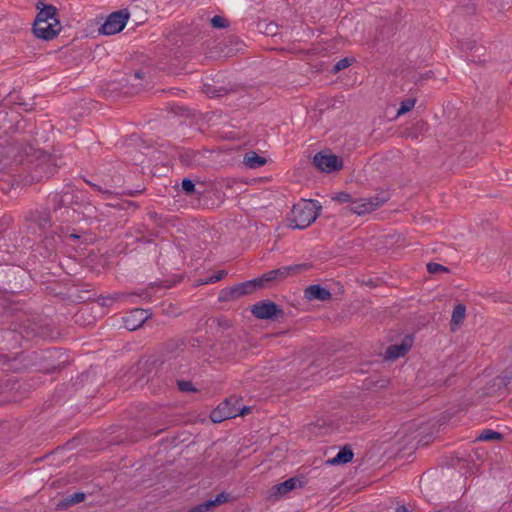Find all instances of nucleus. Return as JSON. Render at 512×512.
<instances>
[{
  "label": "nucleus",
  "mask_w": 512,
  "mask_h": 512,
  "mask_svg": "<svg viewBox=\"0 0 512 512\" xmlns=\"http://www.w3.org/2000/svg\"><path fill=\"white\" fill-rule=\"evenodd\" d=\"M26 182L33 184L49 179L62 166V158L29 146L25 149Z\"/></svg>",
  "instance_id": "nucleus-1"
},
{
  "label": "nucleus",
  "mask_w": 512,
  "mask_h": 512,
  "mask_svg": "<svg viewBox=\"0 0 512 512\" xmlns=\"http://www.w3.org/2000/svg\"><path fill=\"white\" fill-rule=\"evenodd\" d=\"M311 268L308 263L294 264L283 266L262 274L251 280L233 284L230 288H263L264 284L278 285L280 282L290 275L300 274Z\"/></svg>",
  "instance_id": "nucleus-2"
},
{
  "label": "nucleus",
  "mask_w": 512,
  "mask_h": 512,
  "mask_svg": "<svg viewBox=\"0 0 512 512\" xmlns=\"http://www.w3.org/2000/svg\"><path fill=\"white\" fill-rule=\"evenodd\" d=\"M46 205L49 206L55 214L60 213L61 216L68 209L73 212L85 213L81 211L82 202L79 200V195L70 186H64L61 191H54L48 194Z\"/></svg>",
  "instance_id": "nucleus-3"
},
{
  "label": "nucleus",
  "mask_w": 512,
  "mask_h": 512,
  "mask_svg": "<svg viewBox=\"0 0 512 512\" xmlns=\"http://www.w3.org/2000/svg\"><path fill=\"white\" fill-rule=\"evenodd\" d=\"M322 210L321 204L317 200L303 199L292 207V218L289 219L288 226L293 229H304L310 226Z\"/></svg>",
  "instance_id": "nucleus-4"
},
{
  "label": "nucleus",
  "mask_w": 512,
  "mask_h": 512,
  "mask_svg": "<svg viewBox=\"0 0 512 512\" xmlns=\"http://www.w3.org/2000/svg\"><path fill=\"white\" fill-rule=\"evenodd\" d=\"M51 211L49 206L42 209L29 210L24 217L27 233L34 236L38 232L47 233L46 231L53 225Z\"/></svg>",
  "instance_id": "nucleus-5"
},
{
  "label": "nucleus",
  "mask_w": 512,
  "mask_h": 512,
  "mask_svg": "<svg viewBox=\"0 0 512 512\" xmlns=\"http://www.w3.org/2000/svg\"><path fill=\"white\" fill-rule=\"evenodd\" d=\"M250 411L249 407L241 406L237 396H230L221 402L211 414L210 419L214 423H220L226 419L235 418L240 415H246Z\"/></svg>",
  "instance_id": "nucleus-6"
},
{
  "label": "nucleus",
  "mask_w": 512,
  "mask_h": 512,
  "mask_svg": "<svg viewBox=\"0 0 512 512\" xmlns=\"http://www.w3.org/2000/svg\"><path fill=\"white\" fill-rule=\"evenodd\" d=\"M61 244V237L59 230L45 233L42 239L37 244L35 252L43 259L50 262L56 261L58 251Z\"/></svg>",
  "instance_id": "nucleus-7"
},
{
  "label": "nucleus",
  "mask_w": 512,
  "mask_h": 512,
  "mask_svg": "<svg viewBox=\"0 0 512 512\" xmlns=\"http://www.w3.org/2000/svg\"><path fill=\"white\" fill-rule=\"evenodd\" d=\"M0 129L5 133H14L24 129L20 111L9 107L8 101L0 102Z\"/></svg>",
  "instance_id": "nucleus-8"
},
{
  "label": "nucleus",
  "mask_w": 512,
  "mask_h": 512,
  "mask_svg": "<svg viewBox=\"0 0 512 512\" xmlns=\"http://www.w3.org/2000/svg\"><path fill=\"white\" fill-rule=\"evenodd\" d=\"M61 243L66 249L71 248L76 253L81 254L89 244L87 232H80L69 227H59Z\"/></svg>",
  "instance_id": "nucleus-9"
},
{
  "label": "nucleus",
  "mask_w": 512,
  "mask_h": 512,
  "mask_svg": "<svg viewBox=\"0 0 512 512\" xmlns=\"http://www.w3.org/2000/svg\"><path fill=\"white\" fill-rule=\"evenodd\" d=\"M130 17L128 9H121L112 12L99 28V32L103 35H114L121 32L127 24Z\"/></svg>",
  "instance_id": "nucleus-10"
},
{
  "label": "nucleus",
  "mask_w": 512,
  "mask_h": 512,
  "mask_svg": "<svg viewBox=\"0 0 512 512\" xmlns=\"http://www.w3.org/2000/svg\"><path fill=\"white\" fill-rule=\"evenodd\" d=\"M251 313L261 320H278L284 316L282 308L271 300L255 303L251 308Z\"/></svg>",
  "instance_id": "nucleus-11"
},
{
  "label": "nucleus",
  "mask_w": 512,
  "mask_h": 512,
  "mask_svg": "<svg viewBox=\"0 0 512 512\" xmlns=\"http://www.w3.org/2000/svg\"><path fill=\"white\" fill-rule=\"evenodd\" d=\"M313 164L322 172L332 173L342 168L343 161L334 154L318 152L314 155Z\"/></svg>",
  "instance_id": "nucleus-12"
},
{
  "label": "nucleus",
  "mask_w": 512,
  "mask_h": 512,
  "mask_svg": "<svg viewBox=\"0 0 512 512\" xmlns=\"http://www.w3.org/2000/svg\"><path fill=\"white\" fill-rule=\"evenodd\" d=\"M61 29L62 26L58 19H54L53 22L45 21V24H40L39 26L32 25V31L35 37L46 41L56 37Z\"/></svg>",
  "instance_id": "nucleus-13"
},
{
  "label": "nucleus",
  "mask_w": 512,
  "mask_h": 512,
  "mask_svg": "<svg viewBox=\"0 0 512 512\" xmlns=\"http://www.w3.org/2000/svg\"><path fill=\"white\" fill-rule=\"evenodd\" d=\"M36 7L39 11L36 15L33 25L39 26L40 24H45V21H54V19H57L56 16L58 10L55 6L38 2Z\"/></svg>",
  "instance_id": "nucleus-14"
},
{
  "label": "nucleus",
  "mask_w": 512,
  "mask_h": 512,
  "mask_svg": "<svg viewBox=\"0 0 512 512\" xmlns=\"http://www.w3.org/2000/svg\"><path fill=\"white\" fill-rule=\"evenodd\" d=\"M147 316L144 310L135 309L131 313L123 318L124 327L128 331H134L140 328L146 321Z\"/></svg>",
  "instance_id": "nucleus-15"
},
{
  "label": "nucleus",
  "mask_w": 512,
  "mask_h": 512,
  "mask_svg": "<svg viewBox=\"0 0 512 512\" xmlns=\"http://www.w3.org/2000/svg\"><path fill=\"white\" fill-rule=\"evenodd\" d=\"M3 101H8L9 107H13L14 109L20 111H32L34 109L35 103L33 99L26 101L20 94L10 93Z\"/></svg>",
  "instance_id": "nucleus-16"
},
{
  "label": "nucleus",
  "mask_w": 512,
  "mask_h": 512,
  "mask_svg": "<svg viewBox=\"0 0 512 512\" xmlns=\"http://www.w3.org/2000/svg\"><path fill=\"white\" fill-rule=\"evenodd\" d=\"M226 275H227L226 270H219L216 272L209 273L208 275H206L204 277H198V278L193 279V281L190 285L194 288H198L203 285L213 284V283H216L217 281L223 279Z\"/></svg>",
  "instance_id": "nucleus-17"
},
{
  "label": "nucleus",
  "mask_w": 512,
  "mask_h": 512,
  "mask_svg": "<svg viewBox=\"0 0 512 512\" xmlns=\"http://www.w3.org/2000/svg\"><path fill=\"white\" fill-rule=\"evenodd\" d=\"M412 343L411 338H406L400 345H390L387 348L386 356L389 359H397L403 357L410 349Z\"/></svg>",
  "instance_id": "nucleus-18"
},
{
  "label": "nucleus",
  "mask_w": 512,
  "mask_h": 512,
  "mask_svg": "<svg viewBox=\"0 0 512 512\" xmlns=\"http://www.w3.org/2000/svg\"><path fill=\"white\" fill-rule=\"evenodd\" d=\"M14 155L15 148L12 145L0 143V172H3L9 167Z\"/></svg>",
  "instance_id": "nucleus-19"
},
{
  "label": "nucleus",
  "mask_w": 512,
  "mask_h": 512,
  "mask_svg": "<svg viewBox=\"0 0 512 512\" xmlns=\"http://www.w3.org/2000/svg\"><path fill=\"white\" fill-rule=\"evenodd\" d=\"M428 130L427 122L420 120L417 121L413 126L405 128L401 135L405 138L417 139L420 135H423Z\"/></svg>",
  "instance_id": "nucleus-20"
},
{
  "label": "nucleus",
  "mask_w": 512,
  "mask_h": 512,
  "mask_svg": "<svg viewBox=\"0 0 512 512\" xmlns=\"http://www.w3.org/2000/svg\"><path fill=\"white\" fill-rule=\"evenodd\" d=\"M350 211L363 215L365 213H370L374 211L373 200L372 199H360L352 201Z\"/></svg>",
  "instance_id": "nucleus-21"
},
{
  "label": "nucleus",
  "mask_w": 512,
  "mask_h": 512,
  "mask_svg": "<svg viewBox=\"0 0 512 512\" xmlns=\"http://www.w3.org/2000/svg\"><path fill=\"white\" fill-rule=\"evenodd\" d=\"M201 155L194 150L183 149L178 152V159L185 166H193L199 163Z\"/></svg>",
  "instance_id": "nucleus-22"
},
{
  "label": "nucleus",
  "mask_w": 512,
  "mask_h": 512,
  "mask_svg": "<svg viewBox=\"0 0 512 512\" xmlns=\"http://www.w3.org/2000/svg\"><path fill=\"white\" fill-rule=\"evenodd\" d=\"M266 162L267 160L264 157L258 155L254 151L247 152L243 158V163L250 169L260 168L264 166Z\"/></svg>",
  "instance_id": "nucleus-23"
},
{
  "label": "nucleus",
  "mask_w": 512,
  "mask_h": 512,
  "mask_svg": "<svg viewBox=\"0 0 512 512\" xmlns=\"http://www.w3.org/2000/svg\"><path fill=\"white\" fill-rule=\"evenodd\" d=\"M465 316H466L465 305L461 304V303L457 304L453 309V312L451 315V320H450V325H451L452 331H455V329L463 323Z\"/></svg>",
  "instance_id": "nucleus-24"
},
{
  "label": "nucleus",
  "mask_w": 512,
  "mask_h": 512,
  "mask_svg": "<svg viewBox=\"0 0 512 512\" xmlns=\"http://www.w3.org/2000/svg\"><path fill=\"white\" fill-rule=\"evenodd\" d=\"M353 456V451L349 447L344 446L335 457L328 460V463L332 465L346 464L352 461Z\"/></svg>",
  "instance_id": "nucleus-25"
},
{
  "label": "nucleus",
  "mask_w": 512,
  "mask_h": 512,
  "mask_svg": "<svg viewBox=\"0 0 512 512\" xmlns=\"http://www.w3.org/2000/svg\"><path fill=\"white\" fill-rule=\"evenodd\" d=\"M204 91L210 98H220L228 95L231 92H235L236 90L233 88H227L225 86L216 87L212 85H205Z\"/></svg>",
  "instance_id": "nucleus-26"
},
{
  "label": "nucleus",
  "mask_w": 512,
  "mask_h": 512,
  "mask_svg": "<svg viewBox=\"0 0 512 512\" xmlns=\"http://www.w3.org/2000/svg\"><path fill=\"white\" fill-rule=\"evenodd\" d=\"M301 482L296 478H289L285 480L284 482L276 485L274 489L276 490V494L283 496L287 494L288 492L294 490L297 485H300Z\"/></svg>",
  "instance_id": "nucleus-27"
},
{
  "label": "nucleus",
  "mask_w": 512,
  "mask_h": 512,
  "mask_svg": "<svg viewBox=\"0 0 512 512\" xmlns=\"http://www.w3.org/2000/svg\"><path fill=\"white\" fill-rule=\"evenodd\" d=\"M85 493L83 492H76L71 495L66 496L63 500H61L57 506L61 509L68 508L72 505L78 504L85 500Z\"/></svg>",
  "instance_id": "nucleus-28"
},
{
  "label": "nucleus",
  "mask_w": 512,
  "mask_h": 512,
  "mask_svg": "<svg viewBox=\"0 0 512 512\" xmlns=\"http://www.w3.org/2000/svg\"><path fill=\"white\" fill-rule=\"evenodd\" d=\"M304 297L309 301H326L330 299L331 293L330 290H304Z\"/></svg>",
  "instance_id": "nucleus-29"
},
{
  "label": "nucleus",
  "mask_w": 512,
  "mask_h": 512,
  "mask_svg": "<svg viewBox=\"0 0 512 512\" xmlns=\"http://www.w3.org/2000/svg\"><path fill=\"white\" fill-rule=\"evenodd\" d=\"M461 49L465 50V51H470V54L467 55V58L469 61L474 62V63H480V62L484 61V60H481L480 57H477L474 53H472L473 50H475V52H477L478 50L482 49L481 47H477L474 41L473 42L467 41V42L463 43L461 46Z\"/></svg>",
  "instance_id": "nucleus-30"
},
{
  "label": "nucleus",
  "mask_w": 512,
  "mask_h": 512,
  "mask_svg": "<svg viewBox=\"0 0 512 512\" xmlns=\"http://www.w3.org/2000/svg\"><path fill=\"white\" fill-rule=\"evenodd\" d=\"M181 189L187 196L201 195L202 192L196 188L195 183L189 179L184 178L181 183Z\"/></svg>",
  "instance_id": "nucleus-31"
},
{
  "label": "nucleus",
  "mask_w": 512,
  "mask_h": 512,
  "mask_svg": "<svg viewBox=\"0 0 512 512\" xmlns=\"http://www.w3.org/2000/svg\"><path fill=\"white\" fill-rule=\"evenodd\" d=\"M502 438L501 433L491 429H485L477 436V440L479 441L501 440Z\"/></svg>",
  "instance_id": "nucleus-32"
},
{
  "label": "nucleus",
  "mask_w": 512,
  "mask_h": 512,
  "mask_svg": "<svg viewBox=\"0 0 512 512\" xmlns=\"http://www.w3.org/2000/svg\"><path fill=\"white\" fill-rule=\"evenodd\" d=\"M355 62V58L353 57H345L343 59H340L331 69V72L336 74L343 69L348 68L350 65H352Z\"/></svg>",
  "instance_id": "nucleus-33"
},
{
  "label": "nucleus",
  "mask_w": 512,
  "mask_h": 512,
  "mask_svg": "<svg viewBox=\"0 0 512 512\" xmlns=\"http://www.w3.org/2000/svg\"><path fill=\"white\" fill-rule=\"evenodd\" d=\"M416 103V99L414 98H408L401 102L400 107L397 110V116L405 114L409 111H411Z\"/></svg>",
  "instance_id": "nucleus-34"
},
{
  "label": "nucleus",
  "mask_w": 512,
  "mask_h": 512,
  "mask_svg": "<svg viewBox=\"0 0 512 512\" xmlns=\"http://www.w3.org/2000/svg\"><path fill=\"white\" fill-rule=\"evenodd\" d=\"M211 26L216 29H223L229 26V21L220 15H215L210 20Z\"/></svg>",
  "instance_id": "nucleus-35"
},
{
  "label": "nucleus",
  "mask_w": 512,
  "mask_h": 512,
  "mask_svg": "<svg viewBox=\"0 0 512 512\" xmlns=\"http://www.w3.org/2000/svg\"><path fill=\"white\" fill-rule=\"evenodd\" d=\"M119 298V294L115 293L113 295H100L97 297L96 301L100 306L108 307L110 306L115 300Z\"/></svg>",
  "instance_id": "nucleus-36"
},
{
  "label": "nucleus",
  "mask_w": 512,
  "mask_h": 512,
  "mask_svg": "<svg viewBox=\"0 0 512 512\" xmlns=\"http://www.w3.org/2000/svg\"><path fill=\"white\" fill-rule=\"evenodd\" d=\"M426 268H427L428 273H430V274H437L440 272H446V273L449 272V268H447L441 264L435 263V262L427 263Z\"/></svg>",
  "instance_id": "nucleus-37"
},
{
  "label": "nucleus",
  "mask_w": 512,
  "mask_h": 512,
  "mask_svg": "<svg viewBox=\"0 0 512 512\" xmlns=\"http://www.w3.org/2000/svg\"><path fill=\"white\" fill-rule=\"evenodd\" d=\"M217 505L213 500H207L201 504H198L196 506L193 507L194 511L195 512H208L210 510H212L213 508H215Z\"/></svg>",
  "instance_id": "nucleus-38"
},
{
  "label": "nucleus",
  "mask_w": 512,
  "mask_h": 512,
  "mask_svg": "<svg viewBox=\"0 0 512 512\" xmlns=\"http://www.w3.org/2000/svg\"><path fill=\"white\" fill-rule=\"evenodd\" d=\"M390 198V194L388 192H381L380 194L376 195L375 197L371 198L373 200V206L374 210L377 209L379 206L387 202Z\"/></svg>",
  "instance_id": "nucleus-39"
},
{
  "label": "nucleus",
  "mask_w": 512,
  "mask_h": 512,
  "mask_svg": "<svg viewBox=\"0 0 512 512\" xmlns=\"http://www.w3.org/2000/svg\"><path fill=\"white\" fill-rule=\"evenodd\" d=\"M177 387L181 392H195L197 389L191 381L177 380Z\"/></svg>",
  "instance_id": "nucleus-40"
},
{
  "label": "nucleus",
  "mask_w": 512,
  "mask_h": 512,
  "mask_svg": "<svg viewBox=\"0 0 512 512\" xmlns=\"http://www.w3.org/2000/svg\"><path fill=\"white\" fill-rule=\"evenodd\" d=\"M18 272H21L19 267L17 266H10V265H5V266H2L0 265V277L2 275H16V273Z\"/></svg>",
  "instance_id": "nucleus-41"
},
{
  "label": "nucleus",
  "mask_w": 512,
  "mask_h": 512,
  "mask_svg": "<svg viewBox=\"0 0 512 512\" xmlns=\"http://www.w3.org/2000/svg\"><path fill=\"white\" fill-rule=\"evenodd\" d=\"M332 199L340 203L350 202L352 204L351 195L346 192H339L335 196H333Z\"/></svg>",
  "instance_id": "nucleus-42"
},
{
  "label": "nucleus",
  "mask_w": 512,
  "mask_h": 512,
  "mask_svg": "<svg viewBox=\"0 0 512 512\" xmlns=\"http://www.w3.org/2000/svg\"><path fill=\"white\" fill-rule=\"evenodd\" d=\"M95 210H96V208L94 206H92L91 204H89V203L83 204L82 203L81 211L85 212V213H82L84 216L89 217V218L95 217V215H94Z\"/></svg>",
  "instance_id": "nucleus-43"
},
{
  "label": "nucleus",
  "mask_w": 512,
  "mask_h": 512,
  "mask_svg": "<svg viewBox=\"0 0 512 512\" xmlns=\"http://www.w3.org/2000/svg\"><path fill=\"white\" fill-rule=\"evenodd\" d=\"M86 183L92 187L94 190L98 191V192H101L103 194H111L112 192L108 189H103L101 186H99L98 184L92 182V181H89V180H85Z\"/></svg>",
  "instance_id": "nucleus-44"
},
{
  "label": "nucleus",
  "mask_w": 512,
  "mask_h": 512,
  "mask_svg": "<svg viewBox=\"0 0 512 512\" xmlns=\"http://www.w3.org/2000/svg\"><path fill=\"white\" fill-rule=\"evenodd\" d=\"M228 500H229V494L224 493V492H222V493L218 494V495L216 496V498L214 499V501H215V503H216V505H217V506H218V505H221V504H223V503L228 502Z\"/></svg>",
  "instance_id": "nucleus-45"
},
{
  "label": "nucleus",
  "mask_w": 512,
  "mask_h": 512,
  "mask_svg": "<svg viewBox=\"0 0 512 512\" xmlns=\"http://www.w3.org/2000/svg\"><path fill=\"white\" fill-rule=\"evenodd\" d=\"M392 29L390 27H382L379 31H378V34L375 36L374 40H373V46L375 47L377 42L380 41V35H382L385 31L387 32H390Z\"/></svg>",
  "instance_id": "nucleus-46"
},
{
  "label": "nucleus",
  "mask_w": 512,
  "mask_h": 512,
  "mask_svg": "<svg viewBox=\"0 0 512 512\" xmlns=\"http://www.w3.org/2000/svg\"><path fill=\"white\" fill-rule=\"evenodd\" d=\"M182 280H183V276H176L173 281H171L169 284H165L161 288H171V286L181 283Z\"/></svg>",
  "instance_id": "nucleus-47"
},
{
  "label": "nucleus",
  "mask_w": 512,
  "mask_h": 512,
  "mask_svg": "<svg viewBox=\"0 0 512 512\" xmlns=\"http://www.w3.org/2000/svg\"><path fill=\"white\" fill-rule=\"evenodd\" d=\"M144 77H145V72L143 70H137V71H135V73L133 75V80L134 81L143 80Z\"/></svg>",
  "instance_id": "nucleus-48"
},
{
  "label": "nucleus",
  "mask_w": 512,
  "mask_h": 512,
  "mask_svg": "<svg viewBox=\"0 0 512 512\" xmlns=\"http://www.w3.org/2000/svg\"><path fill=\"white\" fill-rule=\"evenodd\" d=\"M247 293H248V290H236V289L230 290V294L235 295L237 297L246 295Z\"/></svg>",
  "instance_id": "nucleus-49"
},
{
  "label": "nucleus",
  "mask_w": 512,
  "mask_h": 512,
  "mask_svg": "<svg viewBox=\"0 0 512 512\" xmlns=\"http://www.w3.org/2000/svg\"><path fill=\"white\" fill-rule=\"evenodd\" d=\"M88 299H89V298H86V297H84V296H80V295H78V296H76L75 298H73L71 301H72V302H84V301H86V300H88Z\"/></svg>",
  "instance_id": "nucleus-50"
},
{
  "label": "nucleus",
  "mask_w": 512,
  "mask_h": 512,
  "mask_svg": "<svg viewBox=\"0 0 512 512\" xmlns=\"http://www.w3.org/2000/svg\"><path fill=\"white\" fill-rule=\"evenodd\" d=\"M141 192H142V190H128V191L123 192V194L135 196L136 194L141 193Z\"/></svg>",
  "instance_id": "nucleus-51"
},
{
  "label": "nucleus",
  "mask_w": 512,
  "mask_h": 512,
  "mask_svg": "<svg viewBox=\"0 0 512 512\" xmlns=\"http://www.w3.org/2000/svg\"><path fill=\"white\" fill-rule=\"evenodd\" d=\"M5 252H6V254L8 255V257H7V258H5L3 255H0V258H1V260L5 261V262H8V261H10V260H11L10 252H9L8 250H7V251H5ZM1 253H2V250L0 249V254H1Z\"/></svg>",
  "instance_id": "nucleus-52"
},
{
  "label": "nucleus",
  "mask_w": 512,
  "mask_h": 512,
  "mask_svg": "<svg viewBox=\"0 0 512 512\" xmlns=\"http://www.w3.org/2000/svg\"><path fill=\"white\" fill-rule=\"evenodd\" d=\"M395 512H409V510L406 506L400 505L396 508Z\"/></svg>",
  "instance_id": "nucleus-53"
},
{
  "label": "nucleus",
  "mask_w": 512,
  "mask_h": 512,
  "mask_svg": "<svg viewBox=\"0 0 512 512\" xmlns=\"http://www.w3.org/2000/svg\"><path fill=\"white\" fill-rule=\"evenodd\" d=\"M305 288H323L320 284H311L306 286Z\"/></svg>",
  "instance_id": "nucleus-54"
},
{
  "label": "nucleus",
  "mask_w": 512,
  "mask_h": 512,
  "mask_svg": "<svg viewBox=\"0 0 512 512\" xmlns=\"http://www.w3.org/2000/svg\"><path fill=\"white\" fill-rule=\"evenodd\" d=\"M132 85L135 86L134 83H132ZM136 87H137V90L135 92L137 93L138 91H140L144 87V85L143 84H137Z\"/></svg>",
  "instance_id": "nucleus-55"
},
{
  "label": "nucleus",
  "mask_w": 512,
  "mask_h": 512,
  "mask_svg": "<svg viewBox=\"0 0 512 512\" xmlns=\"http://www.w3.org/2000/svg\"><path fill=\"white\" fill-rule=\"evenodd\" d=\"M511 3V0H506L504 4L501 5V8H504L506 5L509 6Z\"/></svg>",
  "instance_id": "nucleus-56"
},
{
  "label": "nucleus",
  "mask_w": 512,
  "mask_h": 512,
  "mask_svg": "<svg viewBox=\"0 0 512 512\" xmlns=\"http://www.w3.org/2000/svg\"><path fill=\"white\" fill-rule=\"evenodd\" d=\"M268 27H271V28H269V31H270V32H272V33L274 34L273 29H274L276 26H275L274 24H272V23H271V24H269V25H268Z\"/></svg>",
  "instance_id": "nucleus-57"
},
{
  "label": "nucleus",
  "mask_w": 512,
  "mask_h": 512,
  "mask_svg": "<svg viewBox=\"0 0 512 512\" xmlns=\"http://www.w3.org/2000/svg\"><path fill=\"white\" fill-rule=\"evenodd\" d=\"M369 284L373 285L374 287H377L379 285V284H376V283H372L371 280L369 281Z\"/></svg>",
  "instance_id": "nucleus-58"
},
{
  "label": "nucleus",
  "mask_w": 512,
  "mask_h": 512,
  "mask_svg": "<svg viewBox=\"0 0 512 512\" xmlns=\"http://www.w3.org/2000/svg\"><path fill=\"white\" fill-rule=\"evenodd\" d=\"M128 204H129V205H132V206H134V207H137V204H136V203H134V202H129Z\"/></svg>",
  "instance_id": "nucleus-59"
},
{
  "label": "nucleus",
  "mask_w": 512,
  "mask_h": 512,
  "mask_svg": "<svg viewBox=\"0 0 512 512\" xmlns=\"http://www.w3.org/2000/svg\"><path fill=\"white\" fill-rule=\"evenodd\" d=\"M58 296H60L62 299H65V296L62 293H59Z\"/></svg>",
  "instance_id": "nucleus-60"
}]
</instances>
